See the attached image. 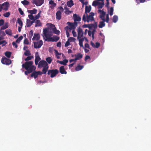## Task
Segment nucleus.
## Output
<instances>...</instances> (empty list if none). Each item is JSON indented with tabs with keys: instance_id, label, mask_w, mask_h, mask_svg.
<instances>
[{
	"instance_id": "nucleus-1",
	"label": "nucleus",
	"mask_w": 151,
	"mask_h": 151,
	"mask_svg": "<svg viewBox=\"0 0 151 151\" xmlns=\"http://www.w3.org/2000/svg\"><path fill=\"white\" fill-rule=\"evenodd\" d=\"M46 25L47 28L44 29L43 31L44 36L45 37V41L48 42L57 41L59 39V37L56 36L51 37L53 35L52 31L55 27V26L50 23H47Z\"/></svg>"
},
{
	"instance_id": "nucleus-2",
	"label": "nucleus",
	"mask_w": 151,
	"mask_h": 151,
	"mask_svg": "<svg viewBox=\"0 0 151 151\" xmlns=\"http://www.w3.org/2000/svg\"><path fill=\"white\" fill-rule=\"evenodd\" d=\"M33 62L32 61L26 62L25 64H23L22 65V68H24L27 70L25 72V74L27 75L31 73L32 71L34 70L35 68L33 65Z\"/></svg>"
},
{
	"instance_id": "nucleus-3",
	"label": "nucleus",
	"mask_w": 151,
	"mask_h": 151,
	"mask_svg": "<svg viewBox=\"0 0 151 151\" xmlns=\"http://www.w3.org/2000/svg\"><path fill=\"white\" fill-rule=\"evenodd\" d=\"M41 12V11H40L37 14L35 15V16L32 15H28V17L29 19H27L26 26L28 27L31 26L32 24L35 22V20L38 19L40 18Z\"/></svg>"
},
{
	"instance_id": "nucleus-4",
	"label": "nucleus",
	"mask_w": 151,
	"mask_h": 151,
	"mask_svg": "<svg viewBox=\"0 0 151 151\" xmlns=\"http://www.w3.org/2000/svg\"><path fill=\"white\" fill-rule=\"evenodd\" d=\"M77 40L79 42V44L81 47L84 48L83 42L84 40L85 37L83 36V32L82 29L78 28L77 29Z\"/></svg>"
},
{
	"instance_id": "nucleus-5",
	"label": "nucleus",
	"mask_w": 151,
	"mask_h": 151,
	"mask_svg": "<svg viewBox=\"0 0 151 151\" xmlns=\"http://www.w3.org/2000/svg\"><path fill=\"white\" fill-rule=\"evenodd\" d=\"M94 15V14L93 13L91 12L89 14V15L87 14L86 16L85 14L84 15L83 17V20L85 22H89L94 21V19L93 16Z\"/></svg>"
},
{
	"instance_id": "nucleus-6",
	"label": "nucleus",
	"mask_w": 151,
	"mask_h": 151,
	"mask_svg": "<svg viewBox=\"0 0 151 151\" xmlns=\"http://www.w3.org/2000/svg\"><path fill=\"white\" fill-rule=\"evenodd\" d=\"M104 0H96L94 1L92 3V5L94 6H98L99 9H101L103 7L104 5Z\"/></svg>"
},
{
	"instance_id": "nucleus-7",
	"label": "nucleus",
	"mask_w": 151,
	"mask_h": 151,
	"mask_svg": "<svg viewBox=\"0 0 151 151\" xmlns=\"http://www.w3.org/2000/svg\"><path fill=\"white\" fill-rule=\"evenodd\" d=\"M88 27L90 28H93V29L92 32L91 31H89L88 32V35L90 36H92L93 39L94 38V35L95 32V29L97 28V25L96 23H95L94 24H92L91 25H88Z\"/></svg>"
},
{
	"instance_id": "nucleus-8",
	"label": "nucleus",
	"mask_w": 151,
	"mask_h": 151,
	"mask_svg": "<svg viewBox=\"0 0 151 151\" xmlns=\"http://www.w3.org/2000/svg\"><path fill=\"white\" fill-rule=\"evenodd\" d=\"M68 23H69V24L68 26L65 27V30H67L69 31L75 30L76 27L77 26V23L76 22H74L73 23L69 22H68Z\"/></svg>"
},
{
	"instance_id": "nucleus-9",
	"label": "nucleus",
	"mask_w": 151,
	"mask_h": 151,
	"mask_svg": "<svg viewBox=\"0 0 151 151\" xmlns=\"http://www.w3.org/2000/svg\"><path fill=\"white\" fill-rule=\"evenodd\" d=\"M58 71L57 70H49L48 72V74L50 75L51 78H53L58 73Z\"/></svg>"
},
{
	"instance_id": "nucleus-10",
	"label": "nucleus",
	"mask_w": 151,
	"mask_h": 151,
	"mask_svg": "<svg viewBox=\"0 0 151 151\" xmlns=\"http://www.w3.org/2000/svg\"><path fill=\"white\" fill-rule=\"evenodd\" d=\"M34 48L37 49L41 47L43 45V42L42 40H40L39 41L34 42Z\"/></svg>"
},
{
	"instance_id": "nucleus-11",
	"label": "nucleus",
	"mask_w": 151,
	"mask_h": 151,
	"mask_svg": "<svg viewBox=\"0 0 151 151\" xmlns=\"http://www.w3.org/2000/svg\"><path fill=\"white\" fill-rule=\"evenodd\" d=\"M1 62L3 64L7 65H9L11 63V60L5 57L2 58Z\"/></svg>"
},
{
	"instance_id": "nucleus-12",
	"label": "nucleus",
	"mask_w": 151,
	"mask_h": 151,
	"mask_svg": "<svg viewBox=\"0 0 151 151\" xmlns=\"http://www.w3.org/2000/svg\"><path fill=\"white\" fill-rule=\"evenodd\" d=\"M3 10L5 11H7L9 6V2H6L2 4H1Z\"/></svg>"
},
{
	"instance_id": "nucleus-13",
	"label": "nucleus",
	"mask_w": 151,
	"mask_h": 151,
	"mask_svg": "<svg viewBox=\"0 0 151 151\" xmlns=\"http://www.w3.org/2000/svg\"><path fill=\"white\" fill-rule=\"evenodd\" d=\"M98 12L100 14V18L102 20H105V16L106 14V12L101 9H99Z\"/></svg>"
},
{
	"instance_id": "nucleus-14",
	"label": "nucleus",
	"mask_w": 151,
	"mask_h": 151,
	"mask_svg": "<svg viewBox=\"0 0 151 151\" xmlns=\"http://www.w3.org/2000/svg\"><path fill=\"white\" fill-rule=\"evenodd\" d=\"M38 66L40 67L45 68L48 66V64L47 62L45 60H41L40 61L38 64Z\"/></svg>"
},
{
	"instance_id": "nucleus-15",
	"label": "nucleus",
	"mask_w": 151,
	"mask_h": 151,
	"mask_svg": "<svg viewBox=\"0 0 151 151\" xmlns=\"http://www.w3.org/2000/svg\"><path fill=\"white\" fill-rule=\"evenodd\" d=\"M33 3L37 6H41L44 2V0H33Z\"/></svg>"
},
{
	"instance_id": "nucleus-16",
	"label": "nucleus",
	"mask_w": 151,
	"mask_h": 151,
	"mask_svg": "<svg viewBox=\"0 0 151 151\" xmlns=\"http://www.w3.org/2000/svg\"><path fill=\"white\" fill-rule=\"evenodd\" d=\"M42 74V72L40 71L37 72L34 71L32 73L31 76L32 77H34L35 79L37 77L38 75H41Z\"/></svg>"
},
{
	"instance_id": "nucleus-17",
	"label": "nucleus",
	"mask_w": 151,
	"mask_h": 151,
	"mask_svg": "<svg viewBox=\"0 0 151 151\" xmlns=\"http://www.w3.org/2000/svg\"><path fill=\"white\" fill-rule=\"evenodd\" d=\"M17 22L19 25L18 27V31L19 32H20L23 26L22 22L20 19L18 18Z\"/></svg>"
},
{
	"instance_id": "nucleus-18",
	"label": "nucleus",
	"mask_w": 151,
	"mask_h": 151,
	"mask_svg": "<svg viewBox=\"0 0 151 151\" xmlns=\"http://www.w3.org/2000/svg\"><path fill=\"white\" fill-rule=\"evenodd\" d=\"M35 63L36 65H37L38 64L39 61L40 60V58L39 56L38 53L37 52L35 53Z\"/></svg>"
},
{
	"instance_id": "nucleus-19",
	"label": "nucleus",
	"mask_w": 151,
	"mask_h": 151,
	"mask_svg": "<svg viewBox=\"0 0 151 151\" xmlns=\"http://www.w3.org/2000/svg\"><path fill=\"white\" fill-rule=\"evenodd\" d=\"M49 7L51 9H53L56 5V4L52 0H50L49 3Z\"/></svg>"
},
{
	"instance_id": "nucleus-20",
	"label": "nucleus",
	"mask_w": 151,
	"mask_h": 151,
	"mask_svg": "<svg viewBox=\"0 0 151 151\" xmlns=\"http://www.w3.org/2000/svg\"><path fill=\"white\" fill-rule=\"evenodd\" d=\"M73 18H74V22H76V21H80L81 19V17L77 15L76 14H75L73 15Z\"/></svg>"
},
{
	"instance_id": "nucleus-21",
	"label": "nucleus",
	"mask_w": 151,
	"mask_h": 151,
	"mask_svg": "<svg viewBox=\"0 0 151 151\" xmlns=\"http://www.w3.org/2000/svg\"><path fill=\"white\" fill-rule=\"evenodd\" d=\"M40 36L39 34H35L32 39V40L33 41H37L40 39Z\"/></svg>"
},
{
	"instance_id": "nucleus-22",
	"label": "nucleus",
	"mask_w": 151,
	"mask_h": 151,
	"mask_svg": "<svg viewBox=\"0 0 151 151\" xmlns=\"http://www.w3.org/2000/svg\"><path fill=\"white\" fill-rule=\"evenodd\" d=\"M27 12L30 14V15H33V14H35L37 13V9H34L32 10H28Z\"/></svg>"
},
{
	"instance_id": "nucleus-23",
	"label": "nucleus",
	"mask_w": 151,
	"mask_h": 151,
	"mask_svg": "<svg viewBox=\"0 0 151 151\" xmlns=\"http://www.w3.org/2000/svg\"><path fill=\"white\" fill-rule=\"evenodd\" d=\"M91 9V6H86L85 7V13L87 14V13H89Z\"/></svg>"
},
{
	"instance_id": "nucleus-24",
	"label": "nucleus",
	"mask_w": 151,
	"mask_h": 151,
	"mask_svg": "<svg viewBox=\"0 0 151 151\" xmlns=\"http://www.w3.org/2000/svg\"><path fill=\"white\" fill-rule=\"evenodd\" d=\"M60 73L62 74H65L67 73V72L65 70L64 67V66H62L60 68Z\"/></svg>"
},
{
	"instance_id": "nucleus-25",
	"label": "nucleus",
	"mask_w": 151,
	"mask_h": 151,
	"mask_svg": "<svg viewBox=\"0 0 151 151\" xmlns=\"http://www.w3.org/2000/svg\"><path fill=\"white\" fill-rule=\"evenodd\" d=\"M61 13L60 11L57 12L56 14V18L60 20L61 18Z\"/></svg>"
},
{
	"instance_id": "nucleus-26",
	"label": "nucleus",
	"mask_w": 151,
	"mask_h": 151,
	"mask_svg": "<svg viewBox=\"0 0 151 151\" xmlns=\"http://www.w3.org/2000/svg\"><path fill=\"white\" fill-rule=\"evenodd\" d=\"M34 23H35V27L41 26L42 25L40 21L39 20H35Z\"/></svg>"
},
{
	"instance_id": "nucleus-27",
	"label": "nucleus",
	"mask_w": 151,
	"mask_h": 151,
	"mask_svg": "<svg viewBox=\"0 0 151 151\" xmlns=\"http://www.w3.org/2000/svg\"><path fill=\"white\" fill-rule=\"evenodd\" d=\"M75 61H76V60L81 58L82 57V55L80 53H78L77 55H75Z\"/></svg>"
},
{
	"instance_id": "nucleus-28",
	"label": "nucleus",
	"mask_w": 151,
	"mask_h": 151,
	"mask_svg": "<svg viewBox=\"0 0 151 151\" xmlns=\"http://www.w3.org/2000/svg\"><path fill=\"white\" fill-rule=\"evenodd\" d=\"M55 54L56 55V56L57 58V59H60V55H62L63 56V54H61V53H60L58 52L56 50H55Z\"/></svg>"
},
{
	"instance_id": "nucleus-29",
	"label": "nucleus",
	"mask_w": 151,
	"mask_h": 151,
	"mask_svg": "<svg viewBox=\"0 0 151 151\" xmlns=\"http://www.w3.org/2000/svg\"><path fill=\"white\" fill-rule=\"evenodd\" d=\"M67 4L68 6L69 7H71L73 6L74 5L73 1L72 0H70L68 1L67 3Z\"/></svg>"
},
{
	"instance_id": "nucleus-30",
	"label": "nucleus",
	"mask_w": 151,
	"mask_h": 151,
	"mask_svg": "<svg viewBox=\"0 0 151 151\" xmlns=\"http://www.w3.org/2000/svg\"><path fill=\"white\" fill-rule=\"evenodd\" d=\"M105 22V21H103L99 22V28H102L105 26V24L104 22Z\"/></svg>"
},
{
	"instance_id": "nucleus-31",
	"label": "nucleus",
	"mask_w": 151,
	"mask_h": 151,
	"mask_svg": "<svg viewBox=\"0 0 151 151\" xmlns=\"http://www.w3.org/2000/svg\"><path fill=\"white\" fill-rule=\"evenodd\" d=\"M53 60L52 57H48L46 58V60L48 64H50Z\"/></svg>"
},
{
	"instance_id": "nucleus-32",
	"label": "nucleus",
	"mask_w": 151,
	"mask_h": 151,
	"mask_svg": "<svg viewBox=\"0 0 151 151\" xmlns=\"http://www.w3.org/2000/svg\"><path fill=\"white\" fill-rule=\"evenodd\" d=\"M83 65H78L76 68L75 70L76 71H78L82 69L83 68Z\"/></svg>"
},
{
	"instance_id": "nucleus-33",
	"label": "nucleus",
	"mask_w": 151,
	"mask_h": 151,
	"mask_svg": "<svg viewBox=\"0 0 151 151\" xmlns=\"http://www.w3.org/2000/svg\"><path fill=\"white\" fill-rule=\"evenodd\" d=\"M68 62V60L67 59H65L63 61H61L59 62V63L62 65H66V63Z\"/></svg>"
},
{
	"instance_id": "nucleus-34",
	"label": "nucleus",
	"mask_w": 151,
	"mask_h": 151,
	"mask_svg": "<svg viewBox=\"0 0 151 151\" xmlns=\"http://www.w3.org/2000/svg\"><path fill=\"white\" fill-rule=\"evenodd\" d=\"M4 54L5 55L7 58H10L12 54V53L11 52L9 51H6L5 52Z\"/></svg>"
},
{
	"instance_id": "nucleus-35",
	"label": "nucleus",
	"mask_w": 151,
	"mask_h": 151,
	"mask_svg": "<svg viewBox=\"0 0 151 151\" xmlns=\"http://www.w3.org/2000/svg\"><path fill=\"white\" fill-rule=\"evenodd\" d=\"M60 32L58 30H57L55 27V29L52 31V33H54L57 35H59L60 33Z\"/></svg>"
},
{
	"instance_id": "nucleus-36",
	"label": "nucleus",
	"mask_w": 151,
	"mask_h": 151,
	"mask_svg": "<svg viewBox=\"0 0 151 151\" xmlns=\"http://www.w3.org/2000/svg\"><path fill=\"white\" fill-rule=\"evenodd\" d=\"M118 20V17L116 15L114 16L113 18V22L114 23H116Z\"/></svg>"
},
{
	"instance_id": "nucleus-37",
	"label": "nucleus",
	"mask_w": 151,
	"mask_h": 151,
	"mask_svg": "<svg viewBox=\"0 0 151 151\" xmlns=\"http://www.w3.org/2000/svg\"><path fill=\"white\" fill-rule=\"evenodd\" d=\"M113 11H114V9L113 7H111L110 8V10L109 11L108 10V12L109 13V14L110 16H112L113 14Z\"/></svg>"
},
{
	"instance_id": "nucleus-38",
	"label": "nucleus",
	"mask_w": 151,
	"mask_h": 151,
	"mask_svg": "<svg viewBox=\"0 0 151 151\" xmlns=\"http://www.w3.org/2000/svg\"><path fill=\"white\" fill-rule=\"evenodd\" d=\"M76 39L73 37H70L68 39V40L70 42H75L76 40Z\"/></svg>"
},
{
	"instance_id": "nucleus-39",
	"label": "nucleus",
	"mask_w": 151,
	"mask_h": 151,
	"mask_svg": "<svg viewBox=\"0 0 151 151\" xmlns=\"http://www.w3.org/2000/svg\"><path fill=\"white\" fill-rule=\"evenodd\" d=\"M23 37L22 36H20L18 38L16 41V42L17 43H19L20 41L22 39Z\"/></svg>"
},
{
	"instance_id": "nucleus-40",
	"label": "nucleus",
	"mask_w": 151,
	"mask_h": 151,
	"mask_svg": "<svg viewBox=\"0 0 151 151\" xmlns=\"http://www.w3.org/2000/svg\"><path fill=\"white\" fill-rule=\"evenodd\" d=\"M6 33L9 35H11L12 34V31L10 29H7L5 30Z\"/></svg>"
},
{
	"instance_id": "nucleus-41",
	"label": "nucleus",
	"mask_w": 151,
	"mask_h": 151,
	"mask_svg": "<svg viewBox=\"0 0 151 151\" xmlns=\"http://www.w3.org/2000/svg\"><path fill=\"white\" fill-rule=\"evenodd\" d=\"M109 20V13L106 15V19H105V20H103L106 22L107 23H108Z\"/></svg>"
},
{
	"instance_id": "nucleus-42",
	"label": "nucleus",
	"mask_w": 151,
	"mask_h": 151,
	"mask_svg": "<svg viewBox=\"0 0 151 151\" xmlns=\"http://www.w3.org/2000/svg\"><path fill=\"white\" fill-rule=\"evenodd\" d=\"M21 3L24 5H27L29 4V1L25 0H24L22 1L21 2Z\"/></svg>"
},
{
	"instance_id": "nucleus-43",
	"label": "nucleus",
	"mask_w": 151,
	"mask_h": 151,
	"mask_svg": "<svg viewBox=\"0 0 151 151\" xmlns=\"http://www.w3.org/2000/svg\"><path fill=\"white\" fill-rule=\"evenodd\" d=\"M48 68H49L48 66H47L45 68H43L42 70V72L43 73H46L47 72V69H48Z\"/></svg>"
},
{
	"instance_id": "nucleus-44",
	"label": "nucleus",
	"mask_w": 151,
	"mask_h": 151,
	"mask_svg": "<svg viewBox=\"0 0 151 151\" xmlns=\"http://www.w3.org/2000/svg\"><path fill=\"white\" fill-rule=\"evenodd\" d=\"M24 55L25 56H29L31 55V54L29 50H26L25 52L24 53Z\"/></svg>"
},
{
	"instance_id": "nucleus-45",
	"label": "nucleus",
	"mask_w": 151,
	"mask_h": 151,
	"mask_svg": "<svg viewBox=\"0 0 151 151\" xmlns=\"http://www.w3.org/2000/svg\"><path fill=\"white\" fill-rule=\"evenodd\" d=\"M10 15V13L9 12H7L3 14V16L6 17H8Z\"/></svg>"
},
{
	"instance_id": "nucleus-46",
	"label": "nucleus",
	"mask_w": 151,
	"mask_h": 151,
	"mask_svg": "<svg viewBox=\"0 0 151 151\" xmlns=\"http://www.w3.org/2000/svg\"><path fill=\"white\" fill-rule=\"evenodd\" d=\"M5 35V34L4 31L0 30V36L3 37Z\"/></svg>"
},
{
	"instance_id": "nucleus-47",
	"label": "nucleus",
	"mask_w": 151,
	"mask_h": 151,
	"mask_svg": "<svg viewBox=\"0 0 151 151\" xmlns=\"http://www.w3.org/2000/svg\"><path fill=\"white\" fill-rule=\"evenodd\" d=\"M33 58V56H30L27 57L25 59V61H28L31 60L32 58Z\"/></svg>"
},
{
	"instance_id": "nucleus-48",
	"label": "nucleus",
	"mask_w": 151,
	"mask_h": 151,
	"mask_svg": "<svg viewBox=\"0 0 151 151\" xmlns=\"http://www.w3.org/2000/svg\"><path fill=\"white\" fill-rule=\"evenodd\" d=\"M8 27V24H6L4 26L1 27V29H5Z\"/></svg>"
},
{
	"instance_id": "nucleus-49",
	"label": "nucleus",
	"mask_w": 151,
	"mask_h": 151,
	"mask_svg": "<svg viewBox=\"0 0 151 151\" xmlns=\"http://www.w3.org/2000/svg\"><path fill=\"white\" fill-rule=\"evenodd\" d=\"M6 44V41L5 40L0 41V45L3 44L2 46H4Z\"/></svg>"
},
{
	"instance_id": "nucleus-50",
	"label": "nucleus",
	"mask_w": 151,
	"mask_h": 151,
	"mask_svg": "<svg viewBox=\"0 0 151 151\" xmlns=\"http://www.w3.org/2000/svg\"><path fill=\"white\" fill-rule=\"evenodd\" d=\"M75 30H72V33L73 34V35L74 37H76L77 36V35L76 33L74 31Z\"/></svg>"
},
{
	"instance_id": "nucleus-51",
	"label": "nucleus",
	"mask_w": 151,
	"mask_h": 151,
	"mask_svg": "<svg viewBox=\"0 0 151 151\" xmlns=\"http://www.w3.org/2000/svg\"><path fill=\"white\" fill-rule=\"evenodd\" d=\"M24 44L26 45L29 44V42L27 39H25L24 41Z\"/></svg>"
},
{
	"instance_id": "nucleus-52",
	"label": "nucleus",
	"mask_w": 151,
	"mask_h": 151,
	"mask_svg": "<svg viewBox=\"0 0 151 151\" xmlns=\"http://www.w3.org/2000/svg\"><path fill=\"white\" fill-rule=\"evenodd\" d=\"M145 0H136V2L139 4V3H144Z\"/></svg>"
},
{
	"instance_id": "nucleus-53",
	"label": "nucleus",
	"mask_w": 151,
	"mask_h": 151,
	"mask_svg": "<svg viewBox=\"0 0 151 151\" xmlns=\"http://www.w3.org/2000/svg\"><path fill=\"white\" fill-rule=\"evenodd\" d=\"M70 44V42L68 41V40L66 42L65 45V47H68V46H69Z\"/></svg>"
},
{
	"instance_id": "nucleus-54",
	"label": "nucleus",
	"mask_w": 151,
	"mask_h": 151,
	"mask_svg": "<svg viewBox=\"0 0 151 151\" xmlns=\"http://www.w3.org/2000/svg\"><path fill=\"white\" fill-rule=\"evenodd\" d=\"M4 23V21L3 19L0 20V26L2 25Z\"/></svg>"
},
{
	"instance_id": "nucleus-55",
	"label": "nucleus",
	"mask_w": 151,
	"mask_h": 151,
	"mask_svg": "<svg viewBox=\"0 0 151 151\" xmlns=\"http://www.w3.org/2000/svg\"><path fill=\"white\" fill-rule=\"evenodd\" d=\"M66 35H67V37H69L70 36V35H69V32L68 31H69V30H66Z\"/></svg>"
},
{
	"instance_id": "nucleus-56",
	"label": "nucleus",
	"mask_w": 151,
	"mask_h": 151,
	"mask_svg": "<svg viewBox=\"0 0 151 151\" xmlns=\"http://www.w3.org/2000/svg\"><path fill=\"white\" fill-rule=\"evenodd\" d=\"M16 42H12V45H13L15 47V48H17V47H18V46L16 44Z\"/></svg>"
},
{
	"instance_id": "nucleus-57",
	"label": "nucleus",
	"mask_w": 151,
	"mask_h": 151,
	"mask_svg": "<svg viewBox=\"0 0 151 151\" xmlns=\"http://www.w3.org/2000/svg\"><path fill=\"white\" fill-rule=\"evenodd\" d=\"M100 44L98 42H96V43L95 47L98 48L100 46Z\"/></svg>"
},
{
	"instance_id": "nucleus-58",
	"label": "nucleus",
	"mask_w": 151,
	"mask_h": 151,
	"mask_svg": "<svg viewBox=\"0 0 151 151\" xmlns=\"http://www.w3.org/2000/svg\"><path fill=\"white\" fill-rule=\"evenodd\" d=\"M19 12L20 13L21 15H23L24 14V12L21 9V8H19Z\"/></svg>"
},
{
	"instance_id": "nucleus-59",
	"label": "nucleus",
	"mask_w": 151,
	"mask_h": 151,
	"mask_svg": "<svg viewBox=\"0 0 151 151\" xmlns=\"http://www.w3.org/2000/svg\"><path fill=\"white\" fill-rule=\"evenodd\" d=\"M65 13L66 14H68L71 13V11L69 10L65 11Z\"/></svg>"
},
{
	"instance_id": "nucleus-60",
	"label": "nucleus",
	"mask_w": 151,
	"mask_h": 151,
	"mask_svg": "<svg viewBox=\"0 0 151 151\" xmlns=\"http://www.w3.org/2000/svg\"><path fill=\"white\" fill-rule=\"evenodd\" d=\"M61 43L60 42H58L57 45V46L58 47H60L61 46Z\"/></svg>"
},
{
	"instance_id": "nucleus-61",
	"label": "nucleus",
	"mask_w": 151,
	"mask_h": 151,
	"mask_svg": "<svg viewBox=\"0 0 151 151\" xmlns=\"http://www.w3.org/2000/svg\"><path fill=\"white\" fill-rule=\"evenodd\" d=\"M85 47L86 48H89V45L88 43H86L85 44Z\"/></svg>"
},
{
	"instance_id": "nucleus-62",
	"label": "nucleus",
	"mask_w": 151,
	"mask_h": 151,
	"mask_svg": "<svg viewBox=\"0 0 151 151\" xmlns=\"http://www.w3.org/2000/svg\"><path fill=\"white\" fill-rule=\"evenodd\" d=\"M90 58V57L88 55H86V56L85 58V60H86L89 59Z\"/></svg>"
},
{
	"instance_id": "nucleus-63",
	"label": "nucleus",
	"mask_w": 151,
	"mask_h": 151,
	"mask_svg": "<svg viewBox=\"0 0 151 151\" xmlns=\"http://www.w3.org/2000/svg\"><path fill=\"white\" fill-rule=\"evenodd\" d=\"M91 45L93 47H95V44L92 42H91Z\"/></svg>"
},
{
	"instance_id": "nucleus-64",
	"label": "nucleus",
	"mask_w": 151,
	"mask_h": 151,
	"mask_svg": "<svg viewBox=\"0 0 151 151\" xmlns=\"http://www.w3.org/2000/svg\"><path fill=\"white\" fill-rule=\"evenodd\" d=\"M59 9L62 12H63L64 10L63 9L62 6H60L59 8Z\"/></svg>"
}]
</instances>
